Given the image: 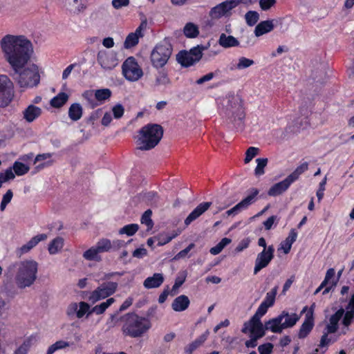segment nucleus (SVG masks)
<instances>
[{
  "label": "nucleus",
  "instance_id": "7",
  "mask_svg": "<svg viewBox=\"0 0 354 354\" xmlns=\"http://www.w3.org/2000/svg\"><path fill=\"white\" fill-rule=\"evenodd\" d=\"M300 317L296 313L289 314L283 310L278 316L272 319L274 326H270L271 331L274 333H281L283 329L293 327L299 320Z\"/></svg>",
  "mask_w": 354,
  "mask_h": 354
},
{
  "label": "nucleus",
  "instance_id": "19",
  "mask_svg": "<svg viewBox=\"0 0 354 354\" xmlns=\"http://www.w3.org/2000/svg\"><path fill=\"white\" fill-rule=\"evenodd\" d=\"M345 309L343 307L339 308L333 315L329 318V324L326 326L325 330L328 333H335L337 331L339 328V322L343 317Z\"/></svg>",
  "mask_w": 354,
  "mask_h": 354
},
{
  "label": "nucleus",
  "instance_id": "16",
  "mask_svg": "<svg viewBox=\"0 0 354 354\" xmlns=\"http://www.w3.org/2000/svg\"><path fill=\"white\" fill-rule=\"evenodd\" d=\"M314 326V318L313 310H309L305 317V319L302 323L298 333V337L299 339L306 338L311 332Z\"/></svg>",
  "mask_w": 354,
  "mask_h": 354
},
{
  "label": "nucleus",
  "instance_id": "48",
  "mask_svg": "<svg viewBox=\"0 0 354 354\" xmlns=\"http://www.w3.org/2000/svg\"><path fill=\"white\" fill-rule=\"evenodd\" d=\"M139 41L138 37L136 35V34H133L132 32L129 34L127 37L124 43V46L125 48L129 49L131 48L136 45L138 44Z\"/></svg>",
  "mask_w": 354,
  "mask_h": 354
},
{
  "label": "nucleus",
  "instance_id": "64",
  "mask_svg": "<svg viewBox=\"0 0 354 354\" xmlns=\"http://www.w3.org/2000/svg\"><path fill=\"white\" fill-rule=\"evenodd\" d=\"M261 317L254 314L248 321L250 325L251 326V328H256L260 325H262V322L261 321Z\"/></svg>",
  "mask_w": 354,
  "mask_h": 354
},
{
  "label": "nucleus",
  "instance_id": "4",
  "mask_svg": "<svg viewBox=\"0 0 354 354\" xmlns=\"http://www.w3.org/2000/svg\"><path fill=\"white\" fill-rule=\"evenodd\" d=\"M38 263L33 260L21 261L17 264L15 282L17 287L24 289L31 286L37 279Z\"/></svg>",
  "mask_w": 354,
  "mask_h": 354
},
{
  "label": "nucleus",
  "instance_id": "43",
  "mask_svg": "<svg viewBox=\"0 0 354 354\" xmlns=\"http://www.w3.org/2000/svg\"><path fill=\"white\" fill-rule=\"evenodd\" d=\"M12 169L17 176H23L28 172L30 168L28 165L19 162L15 161L13 164Z\"/></svg>",
  "mask_w": 354,
  "mask_h": 354
},
{
  "label": "nucleus",
  "instance_id": "32",
  "mask_svg": "<svg viewBox=\"0 0 354 354\" xmlns=\"http://www.w3.org/2000/svg\"><path fill=\"white\" fill-rule=\"evenodd\" d=\"M83 114V109L80 104L73 103L68 109V117L73 121L79 120Z\"/></svg>",
  "mask_w": 354,
  "mask_h": 354
},
{
  "label": "nucleus",
  "instance_id": "8",
  "mask_svg": "<svg viewBox=\"0 0 354 354\" xmlns=\"http://www.w3.org/2000/svg\"><path fill=\"white\" fill-rule=\"evenodd\" d=\"M223 114L230 122L237 123L240 126L245 118V113L239 99L232 97L227 100L223 110Z\"/></svg>",
  "mask_w": 354,
  "mask_h": 354
},
{
  "label": "nucleus",
  "instance_id": "31",
  "mask_svg": "<svg viewBox=\"0 0 354 354\" xmlns=\"http://www.w3.org/2000/svg\"><path fill=\"white\" fill-rule=\"evenodd\" d=\"M297 237V232L295 229L290 231L288 236L281 243V248L283 250L285 254L290 252L292 243L296 241Z\"/></svg>",
  "mask_w": 354,
  "mask_h": 354
},
{
  "label": "nucleus",
  "instance_id": "38",
  "mask_svg": "<svg viewBox=\"0 0 354 354\" xmlns=\"http://www.w3.org/2000/svg\"><path fill=\"white\" fill-rule=\"evenodd\" d=\"M158 195L155 192H148L142 194V200L151 206H157Z\"/></svg>",
  "mask_w": 354,
  "mask_h": 354
},
{
  "label": "nucleus",
  "instance_id": "56",
  "mask_svg": "<svg viewBox=\"0 0 354 354\" xmlns=\"http://www.w3.org/2000/svg\"><path fill=\"white\" fill-rule=\"evenodd\" d=\"M241 39L243 41V45L241 46L243 48L252 46L254 44V37L252 35H244L241 37Z\"/></svg>",
  "mask_w": 354,
  "mask_h": 354
},
{
  "label": "nucleus",
  "instance_id": "29",
  "mask_svg": "<svg viewBox=\"0 0 354 354\" xmlns=\"http://www.w3.org/2000/svg\"><path fill=\"white\" fill-rule=\"evenodd\" d=\"M274 326L272 322V319L266 322L264 324L260 325L256 328H250V333L252 335L255 336L257 338L260 339L266 335V330H270V326Z\"/></svg>",
  "mask_w": 354,
  "mask_h": 354
},
{
  "label": "nucleus",
  "instance_id": "30",
  "mask_svg": "<svg viewBox=\"0 0 354 354\" xmlns=\"http://www.w3.org/2000/svg\"><path fill=\"white\" fill-rule=\"evenodd\" d=\"M171 83L167 71L165 69L159 70L156 75L153 88H156L160 86H167Z\"/></svg>",
  "mask_w": 354,
  "mask_h": 354
},
{
  "label": "nucleus",
  "instance_id": "59",
  "mask_svg": "<svg viewBox=\"0 0 354 354\" xmlns=\"http://www.w3.org/2000/svg\"><path fill=\"white\" fill-rule=\"evenodd\" d=\"M72 6L74 7L73 12L75 14H79L83 12L86 6L82 1L79 3V0H73Z\"/></svg>",
  "mask_w": 354,
  "mask_h": 354
},
{
  "label": "nucleus",
  "instance_id": "39",
  "mask_svg": "<svg viewBox=\"0 0 354 354\" xmlns=\"http://www.w3.org/2000/svg\"><path fill=\"white\" fill-rule=\"evenodd\" d=\"M232 242V240L230 238H223L221 241L216 244L214 247H212L209 250V252L213 255L218 254L223 248L230 244Z\"/></svg>",
  "mask_w": 354,
  "mask_h": 354
},
{
  "label": "nucleus",
  "instance_id": "6",
  "mask_svg": "<svg viewBox=\"0 0 354 354\" xmlns=\"http://www.w3.org/2000/svg\"><path fill=\"white\" fill-rule=\"evenodd\" d=\"M207 48V46L197 45L189 51L181 50L177 54L176 60L183 67L191 66L201 60L203 51Z\"/></svg>",
  "mask_w": 354,
  "mask_h": 354
},
{
  "label": "nucleus",
  "instance_id": "12",
  "mask_svg": "<svg viewBox=\"0 0 354 354\" xmlns=\"http://www.w3.org/2000/svg\"><path fill=\"white\" fill-rule=\"evenodd\" d=\"M250 193L248 196L243 198L241 201L237 203L230 209L226 211L224 216H235L243 209L248 208L250 205L253 204L257 201V196L259 194V191L257 188H252L249 190Z\"/></svg>",
  "mask_w": 354,
  "mask_h": 354
},
{
  "label": "nucleus",
  "instance_id": "10",
  "mask_svg": "<svg viewBox=\"0 0 354 354\" xmlns=\"http://www.w3.org/2000/svg\"><path fill=\"white\" fill-rule=\"evenodd\" d=\"M122 75L130 82H136L143 76V71L134 57H129L122 65Z\"/></svg>",
  "mask_w": 354,
  "mask_h": 354
},
{
  "label": "nucleus",
  "instance_id": "57",
  "mask_svg": "<svg viewBox=\"0 0 354 354\" xmlns=\"http://www.w3.org/2000/svg\"><path fill=\"white\" fill-rule=\"evenodd\" d=\"M259 6L262 10L266 11L277 3L276 0H259Z\"/></svg>",
  "mask_w": 354,
  "mask_h": 354
},
{
  "label": "nucleus",
  "instance_id": "60",
  "mask_svg": "<svg viewBox=\"0 0 354 354\" xmlns=\"http://www.w3.org/2000/svg\"><path fill=\"white\" fill-rule=\"evenodd\" d=\"M176 234H174L172 236L160 234L158 237V245H163L168 243H169L174 238H175Z\"/></svg>",
  "mask_w": 354,
  "mask_h": 354
},
{
  "label": "nucleus",
  "instance_id": "20",
  "mask_svg": "<svg viewBox=\"0 0 354 354\" xmlns=\"http://www.w3.org/2000/svg\"><path fill=\"white\" fill-rule=\"evenodd\" d=\"M350 290V287L348 286H343L340 290V294L342 297L339 298V301L341 304L346 303L347 304L345 306L344 309L348 310L354 312V292H352L349 297L346 296L348 295V291Z\"/></svg>",
  "mask_w": 354,
  "mask_h": 354
},
{
  "label": "nucleus",
  "instance_id": "1",
  "mask_svg": "<svg viewBox=\"0 0 354 354\" xmlns=\"http://www.w3.org/2000/svg\"><path fill=\"white\" fill-rule=\"evenodd\" d=\"M1 47L6 59L14 70L13 78L21 88H32L40 81L38 67L32 64L20 70L28 63L32 53L31 42L24 36L6 35L1 40Z\"/></svg>",
  "mask_w": 354,
  "mask_h": 354
},
{
  "label": "nucleus",
  "instance_id": "51",
  "mask_svg": "<svg viewBox=\"0 0 354 354\" xmlns=\"http://www.w3.org/2000/svg\"><path fill=\"white\" fill-rule=\"evenodd\" d=\"M98 254L99 252L97 250V247L95 245L85 251L83 254V257L86 260L92 261L96 259Z\"/></svg>",
  "mask_w": 354,
  "mask_h": 354
},
{
  "label": "nucleus",
  "instance_id": "22",
  "mask_svg": "<svg viewBox=\"0 0 354 354\" xmlns=\"http://www.w3.org/2000/svg\"><path fill=\"white\" fill-rule=\"evenodd\" d=\"M47 239L46 234H40L32 237L28 242L23 245L19 249V255L28 252L34 247H35L40 241H44Z\"/></svg>",
  "mask_w": 354,
  "mask_h": 354
},
{
  "label": "nucleus",
  "instance_id": "54",
  "mask_svg": "<svg viewBox=\"0 0 354 354\" xmlns=\"http://www.w3.org/2000/svg\"><path fill=\"white\" fill-rule=\"evenodd\" d=\"M32 340L30 339H26L23 344L16 349L15 354H27L30 346Z\"/></svg>",
  "mask_w": 354,
  "mask_h": 354
},
{
  "label": "nucleus",
  "instance_id": "53",
  "mask_svg": "<svg viewBox=\"0 0 354 354\" xmlns=\"http://www.w3.org/2000/svg\"><path fill=\"white\" fill-rule=\"evenodd\" d=\"M259 149L254 147H249L245 152V158L244 162L245 164L249 163L253 158H254L259 152Z\"/></svg>",
  "mask_w": 354,
  "mask_h": 354
},
{
  "label": "nucleus",
  "instance_id": "28",
  "mask_svg": "<svg viewBox=\"0 0 354 354\" xmlns=\"http://www.w3.org/2000/svg\"><path fill=\"white\" fill-rule=\"evenodd\" d=\"M24 118L28 122H33L41 113V109L35 105H29L24 111Z\"/></svg>",
  "mask_w": 354,
  "mask_h": 354
},
{
  "label": "nucleus",
  "instance_id": "23",
  "mask_svg": "<svg viewBox=\"0 0 354 354\" xmlns=\"http://www.w3.org/2000/svg\"><path fill=\"white\" fill-rule=\"evenodd\" d=\"M274 28V20H266L259 23L254 28V35L259 37L271 32Z\"/></svg>",
  "mask_w": 354,
  "mask_h": 354
},
{
  "label": "nucleus",
  "instance_id": "24",
  "mask_svg": "<svg viewBox=\"0 0 354 354\" xmlns=\"http://www.w3.org/2000/svg\"><path fill=\"white\" fill-rule=\"evenodd\" d=\"M209 335V331L207 330L204 333L197 337L194 342L185 347V354H192V353L199 348L207 340Z\"/></svg>",
  "mask_w": 354,
  "mask_h": 354
},
{
  "label": "nucleus",
  "instance_id": "15",
  "mask_svg": "<svg viewBox=\"0 0 354 354\" xmlns=\"http://www.w3.org/2000/svg\"><path fill=\"white\" fill-rule=\"evenodd\" d=\"M97 62L105 71L113 69L118 64L116 55L112 52L100 50L97 55Z\"/></svg>",
  "mask_w": 354,
  "mask_h": 354
},
{
  "label": "nucleus",
  "instance_id": "27",
  "mask_svg": "<svg viewBox=\"0 0 354 354\" xmlns=\"http://www.w3.org/2000/svg\"><path fill=\"white\" fill-rule=\"evenodd\" d=\"M189 303L188 297L182 295L174 300L171 307L174 311L181 312L185 310L189 307Z\"/></svg>",
  "mask_w": 354,
  "mask_h": 354
},
{
  "label": "nucleus",
  "instance_id": "41",
  "mask_svg": "<svg viewBox=\"0 0 354 354\" xmlns=\"http://www.w3.org/2000/svg\"><path fill=\"white\" fill-rule=\"evenodd\" d=\"M139 229V225L136 223L126 225L119 230L120 234H127V236H133Z\"/></svg>",
  "mask_w": 354,
  "mask_h": 354
},
{
  "label": "nucleus",
  "instance_id": "25",
  "mask_svg": "<svg viewBox=\"0 0 354 354\" xmlns=\"http://www.w3.org/2000/svg\"><path fill=\"white\" fill-rule=\"evenodd\" d=\"M163 281L162 274L154 273L152 277H149L144 281L143 286L147 289L156 288L160 286Z\"/></svg>",
  "mask_w": 354,
  "mask_h": 354
},
{
  "label": "nucleus",
  "instance_id": "14",
  "mask_svg": "<svg viewBox=\"0 0 354 354\" xmlns=\"http://www.w3.org/2000/svg\"><path fill=\"white\" fill-rule=\"evenodd\" d=\"M237 1L226 0L211 8L209 15L212 19H220L231 15L230 11L237 6Z\"/></svg>",
  "mask_w": 354,
  "mask_h": 354
},
{
  "label": "nucleus",
  "instance_id": "45",
  "mask_svg": "<svg viewBox=\"0 0 354 354\" xmlns=\"http://www.w3.org/2000/svg\"><path fill=\"white\" fill-rule=\"evenodd\" d=\"M111 96V91L109 88L97 89L95 92V97L97 101H105Z\"/></svg>",
  "mask_w": 354,
  "mask_h": 354
},
{
  "label": "nucleus",
  "instance_id": "21",
  "mask_svg": "<svg viewBox=\"0 0 354 354\" xmlns=\"http://www.w3.org/2000/svg\"><path fill=\"white\" fill-rule=\"evenodd\" d=\"M292 183L286 177L284 180L273 185L268 190L270 196H277L285 192Z\"/></svg>",
  "mask_w": 354,
  "mask_h": 354
},
{
  "label": "nucleus",
  "instance_id": "47",
  "mask_svg": "<svg viewBox=\"0 0 354 354\" xmlns=\"http://www.w3.org/2000/svg\"><path fill=\"white\" fill-rule=\"evenodd\" d=\"M342 324L344 328L347 329L354 322V312L346 310L343 317H342Z\"/></svg>",
  "mask_w": 354,
  "mask_h": 354
},
{
  "label": "nucleus",
  "instance_id": "9",
  "mask_svg": "<svg viewBox=\"0 0 354 354\" xmlns=\"http://www.w3.org/2000/svg\"><path fill=\"white\" fill-rule=\"evenodd\" d=\"M118 287V283L113 281H104L100 283L98 287L91 292H85L88 297L86 299L92 304L104 299L113 295Z\"/></svg>",
  "mask_w": 354,
  "mask_h": 354
},
{
  "label": "nucleus",
  "instance_id": "2",
  "mask_svg": "<svg viewBox=\"0 0 354 354\" xmlns=\"http://www.w3.org/2000/svg\"><path fill=\"white\" fill-rule=\"evenodd\" d=\"M120 321L123 322V334L133 338L142 337L151 327L149 319L139 316L135 313H128L120 316Z\"/></svg>",
  "mask_w": 354,
  "mask_h": 354
},
{
  "label": "nucleus",
  "instance_id": "11",
  "mask_svg": "<svg viewBox=\"0 0 354 354\" xmlns=\"http://www.w3.org/2000/svg\"><path fill=\"white\" fill-rule=\"evenodd\" d=\"M14 85L6 75H0V107L7 106L14 97Z\"/></svg>",
  "mask_w": 354,
  "mask_h": 354
},
{
  "label": "nucleus",
  "instance_id": "42",
  "mask_svg": "<svg viewBox=\"0 0 354 354\" xmlns=\"http://www.w3.org/2000/svg\"><path fill=\"white\" fill-rule=\"evenodd\" d=\"M95 246L99 253L109 252L112 248L111 241L107 239L100 240Z\"/></svg>",
  "mask_w": 354,
  "mask_h": 354
},
{
  "label": "nucleus",
  "instance_id": "35",
  "mask_svg": "<svg viewBox=\"0 0 354 354\" xmlns=\"http://www.w3.org/2000/svg\"><path fill=\"white\" fill-rule=\"evenodd\" d=\"M68 99V95L66 93L62 92L51 99L50 104L54 108H60L66 104Z\"/></svg>",
  "mask_w": 354,
  "mask_h": 354
},
{
  "label": "nucleus",
  "instance_id": "33",
  "mask_svg": "<svg viewBox=\"0 0 354 354\" xmlns=\"http://www.w3.org/2000/svg\"><path fill=\"white\" fill-rule=\"evenodd\" d=\"M115 299L113 297L109 298L106 300V301H104L101 303L99 305H96L94 307L91 308V310L88 312V315H91L92 313H95L96 315H102L103 314L106 310L111 306L114 302Z\"/></svg>",
  "mask_w": 354,
  "mask_h": 354
},
{
  "label": "nucleus",
  "instance_id": "5",
  "mask_svg": "<svg viewBox=\"0 0 354 354\" xmlns=\"http://www.w3.org/2000/svg\"><path fill=\"white\" fill-rule=\"evenodd\" d=\"M172 53L171 45L167 42L157 44L151 53V62L156 68H162L168 62Z\"/></svg>",
  "mask_w": 354,
  "mask_h": 354
},
{
  "label": "nucleus",
  "instance_id": "18",
  "mask_svg": "<svg viewBox=\"0 0 354 354\" xmlns=\"http://www.w3.org/2000/svg\"><path fill=\"white\" fill-rule=\"evenodd\" d=\"M212 205L211 202H204L200 203L185 218V225L188 226L194 221L201 216Z\"/></svg>",
  "mask_w": 354,
  "mask_h": 354
},
{
  "label": "nucleus",
  "instance_id": "61",
  "mask_svg": "<svg viewBox=\"0 0 354 354\" xmlns=\"http://www.w3.org/2000/svg\"><path fill=\"white\" fill-rule=\"evenodd\" d=\"M218 72V71H216L215 73H213V72L209 73L203 75L198 80H197L196 83L197 84H203V83H205L206 82L210 81L214 77L215 74Z\"/></svg>",
  "mask_w": 354,
  "mask_h": 354
},
{
  "label": "nucleus",
  "instance_id": "46",
  "mask_svg": "<svg viewBox=\"0 0 354 354\" xmlns=\"http://www.w3.org/2000/svg\"><path fill=\"white\" fill-rule=\"evenodd\" d=\"M277 289V286H275L270 292H267L264 300L261 303H265L269 307L272 306L274 304Z\"/></svg>",
  "mask_w": 354,
  "mask_h": 354
},
{
  "label": "nucleus",
  "instance_id": "55",
  "mask_svg": "<svg viewBox=\"0 0 354 354\" xmlns=\"http://www.w3.org/2000/svg\"><path fill=\"white\" fill-rule=\"evenodd\" d=\"M112 111H113V117L115 119H120L122 117V115L124 114V109L122 104H117L112 108Z\"/></svg>",
  "mask_w": 354,
  "mask_h": 354
},
{
  "label": "nucleus",
  "instance_id": "26",
  "mask_svg": "<svg viewBox=\"0 0 354 354\" xmlns=\"http://www.w3.org/2000/svg\"><path fill=\"white\" fill-rule=\"evenodd\" d=\"M218 43L225 48L240 46V41L232 35H226L225 33L220 35Z\"/></svg>",
  "mask_w": 354,
  "mask_h": 354
},
{
  "label": "nucleus",
  "instance_id": "62",
  "mask_svg": "<svg viewBox=\"0 0 354 354\" xmlns=\"http://www.w3.org/2000/svg\"><path fill=\"white\" fill-rule=\"evenodd\" d=\"M129 0H112L111 1L112 6L117 10L129 6Z\"/></svg>",
  "mask_w": 354,
  "mask_h": 354
},
{
  "label": "nucleus",
  "instance_id": "44",
  "mask_svg": "<svg viewBox=\"0 0 354 354\" xmlns=\"http://www.w3.org/2000/svg\"><path fill=\"white\" fill-rule=\"evenodd\" d=\"M257 165L254 169V174L257 176L264 174V168L266 167L268 160L266 158H257L256 160Z\"/></svg>",
  "mask_w": 354,
  "mask_h": 354
},
{
  "label": "nucleus",
  "instance_id": "37",
  "mask_svg": "<svg viewBox=\"0 0 354 354\" xmlns=\"http://www.w3.org/2000/svg\"><path fill=\"white\" fill-rule=\"evenodd\" d=\"M64 245V239L61 237L54 239L48 245V252L50 254L57 253Z\"/></svg>",
  "mask_w": 354,
  "mask_h": 354
},
{
  "label": "nucleus",
  "instance_id": "52",
  "mask_svg": "<svg viewBox=\"0 0 354 354\" xmlns=\"http://www.w3.org/2000/svg\"><path fill=\"white\" fill-rule=\"evenodd\" d=\"M90 309V306L88 303L85 301H81L79 303V308L77 311V317L78 318H82L84 316L86 313L88 314Z\"/></svg>",
  "mask_w": 354,
  "mask_h": 354
},
{
  "label": "nucleus",
  "instance_id": "50",
  "mask_svg": "<svg viewBox=\"0 0 354 354\" xmlns=\"http://www.w3.org/2000/svg\"><path fill=\"white\" fill-rule=\"evenodd\" d=\"M254 64L252 59L246 58L245 57H241L239 59V62L236 66V68L239 70L247 68Z\"/></svg>",
  "mask_w": 354,
  "mask_h": 354
},
{
  "label": "nucleus",
  "instance_id": "17",
  "mask_svg": "<svg viewBox=\"0 0 354 354\" xmlns=\"http://www.w3.org/2000/svg\"><path fill=\"white\" fill-rule=\"evenodd\" d=\"M133 301V299L131 297L127 298L125 301L122 304L120 307L114 313L111 314L107 320L106 324L109 328L114 327L120 321V317L118 316L120 313L127 310L129 308Z\"/></svg>",
  "mask_w": 354,
  "mask_h": 354
},
{
  "label": "nucleus",
  "instance_id": "36",
  "mask_svg": "<svg viewBox=\"0 0 354 354\" xmlns=\"http://www.w3.org/2000/svg\"><path fill=\"white\" fill-rule=\"evenodd\" d=\"M183 32L188 38H195L199 35L198 26L192 22L185 24Z\"/></svg>",
  "mask_w": 354,
  "mask_h": 354
},
{
  "label": "nucleus",
  "instance_id": "40",
  "mask_svg": "<svg viewBox=\"0 0 354 354\" xmlns=\"http://www.w3.org/2000/svg\"><path fill=\"white\" fill-rule=\"evenodd\" d=\"M245 19L249 26H253L259 21V14L257 11L250 10L245 13Z\"/></svg>",
  "mask_w": 354,
  "mask_h": 354
},
{
  "label": "nucleus",
  "instance_id": "34",
  "mask_svg": "<svg viewBox=\"0 0 354 354\" xmlns=\"http://www.w3.org/2000/svg\"><path fill=\"white\" fill-rule=\"evenodd\" d=\"M308 169V163L304 162L299 165L290 175L287 176L289 180L293 183L299 179V176Z\"/></svg>",
  "mask_w": 354,
  "mask_h": 354
},
{
  "label": "nucleus",
  "instance_id": "3",
  "mask_svg": "<svg viewBox=\"0 0 354 354\" xmlns=\"http://www.w3.org/2000/svg\"><path fill=\"white\" fill-rule=\"evenodd\" d=\"M136 138L137 149L140 151L150 150L154 148L160 141L163 129L160 124H148L142 127Z\"/></svg>",
  "mask_w": 354,
  "mask_h": 354
},
{
  "label": "nucleus",
  "instance_id": "13",
  "mask_svg": "<svg viewBox=\"0 0 354 354\" xmlns=\"http://www.w3.org/2000/svg\"><path fill=\"white\" fill-rule=\"evenodd\" d=\"M274 248L271 245L267 250H263L257 254L254 262V274H257L269 265L274 258Z\"/></svg>",
  "mask_w": 354,
  "mask_h": 354
},
{
  "label": "nucleus",
  "instance_id": "63",
  "mask_svg": "<svg viewBox=\"0 0 354 354\" xmlns=\"http://www.w3.org/2000/svg\"><path fill=\"white\" fill-rule=\"evenodd\" d=\"M195 247V244L192 243L187 248L180 251L176 255V259H181L185 257L187 254Z\"/></svg>",
  "mask_w": 354,
  "mask_h": 354
},
{
  "label": "nucleus",
  "instance_id": "49",
  "mask_svg": "<svg viewBox=\"0 0 354 354\" xmlns=\"http://www.w3.org/2000/svg\"><path fill=\"white\" fill-rule=\"evenodd\" d=\"M152 211L151 209L146 210L141 217V223L145 224L148 229H151L153 225V221L151 218Z\"/></svg>",
  "mask_w": 354,
  "mask_h": 354
},
{
  "label": "nucleus",
  "instance_id": "58",
  "mask_svg": "<svg viewBox=\"0 0 354 354\" xmlns=\"http://www.w3.org/2000/svg\"><path fill=\"white\" fill-rule=\"evenodd\" d=\"M273 349V344L271 343H266L258 347L260 354H270Z\"/></svg>",
  "mask_w": 354,
  "mask_h": 354
}]
</instances>
